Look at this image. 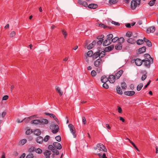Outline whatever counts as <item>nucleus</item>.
Returning <instances> with one entry per match:
<instances>
[{
  "instance_id": "nucleus-1",
  "label": "nucleus",
  "mask_w": 158,
  "mask_h": 158,
  "mask_svg": "<svg viewBox=\"0 0 158 158\" xmlns=\"http://www.w3.org/2000/svg\"><path fill=\"white\" fill-rule=\"evenodd\" d=\"M48 123V120L44 118H41L40 119H35L31 122V124H47Z\"/></svg>"
},
{
  "instance_id": "nucleus-2",
  "label": "nucleus",
  "mask_w": 158,
  "mask_h": 158,
  "mask_svg": "<svg viewBox=\"0 0 158 158\" xmlns=\"http://www.w3.org/2000/svg\"><path fill=\"white\" fill-rule=\"evenodd\" d=\"M101 81L103 83V87L105 89H108L109 88L108 85L106 83V82L109 80L108 79L105 75L102 76L101 78Z\"/></svg>"
},
{
  "instance_id": "nucleus-3",
  "label": "nucleus",
  "mask_w": 158,
  "mask_h": 158,
  "mask_svg": "<svg viewBox=\"0 0 158 158\" xmlns=\"http://www.w3.org/2000/svg\"><path fill=\"white\" fill-rule=\"evenodd\" d=\"M68 126L70 129V131L73 135V137L76 138L77 135L75 134L76 130L74 126L72 124H69L68 125Z\"/></svg>"
},
{
  "instance_id": "nucleus-4",
  "label": "nucleus",
  "mask_w": 158,
  "mask_h": 158,
  "mask_svg": "<svg viewBox=\"0 0 158 158\" xmlns=\"http://www.w3.org/2000/svg\"><path fill=\"white\" fill-rule=\"evenodd\" d=\"M121 41L122 43H124V39L123 37H120V38H118V37H116L112 39L111 40V43H115L116 41L117 42V43H118V41Z\"/></svg>"
},
{
  "instance_id": "nucleus-5",
  "label": "nucleus",
  "mask_w": 158,
  "mask_h": 158,
  "mask_svg": "<svg viewBox=\"0 0 158 158\" xmlns=\"http://www.w3.org/2000/svg\"><path fill=\"white\" fill-rule=\"evenodd\" d=\"M96 25L99 27L103 28L106 29H112V27L107 26L101 23H96Z\"/></svg>"
},
{
  "instance_id": "nucleus-6",
  "label": "nucleus",
  "mask_w": 158,
  "mask_h": 158,
  "mask_svg": "<svg viewBox=\"0 0 158 158\" xmlns=\"http://www.w3.org/2000/svg\"><path fill=\"white\" fill-rule=\"evenodd\" d=\"M97 147H98V148H99L98 150L99 151H102L104 152H106L107 151V150L106 147L102 144H98Z\"/></svg>"
},
{
  "instance_id": "nucleus-7",
  "label": "nucleus",
  "mask_w": 158,
  "mask_h": 158,
  "mask_svg": "<svg viewBox=\"0 0 158 158\" xmlns=\"http://www.w3.org/2000/svg\"><path fill=\"white\" fill-rule=\"evenodd\" d=\"M50 128L52 127V129L53 128L54 129L52 130V132L54 134L56 133L59 131V127L57 124H54L50 126Z\"/></svg>"
},
{
  "instance_id": "nucleus-8",
  "label": "nucleus",
  "mask_w": 158,
  "mask_h": 158,
  "mask_svg": "<svg viewBox=\"0 0 158 158\" xmlns=\"http://www.w3.org/2000/svg\"><path fill=\"white\" fill-rule=\"evenodd\" d=\"M153 62V59L152 58H151V60L148 59L144 63V65L147 67L149 68L150 67V64H152Z\"/></svg>"
},
{
  "instance_id": "nucleus-9",
  "label": "nucleus",
  "mask_w": 158,
  "mask_h": 158,
  "mask_svg": "<svg viewBox=\"0 0 158 158\" xmlns=\"http://www.w3.org/2000/svg\"><path fill=\"white\" fill-rule=\"evenodd\" d=\"M121 41H118V43L115 46V49L117 50H120L122 49V44Z\"/></svg>"
},
{
  "instance_id": "nucleus-10",
  "label": "nucleus",
  "mask_w": 158,
  "mask_h": 158,
  "mask_svg": "<svg viewBox=\"0 0 158 158\" xmlns=\"http://www.w3.org/2000/svg\"><path fill=\"white\" fill-rule=\"evenodd\" d=\"M100 48L98 47V51L94 53L93 56L92 57L93 60H95L97 58L98 56L100 57V52L101 51V50H100Z\"/></svg>"
},
{
  "instance_id": "nucleus-11",
  "label": "nucleus",
  "mask_w": 158,
  "mask_h": 158,
  "mask_svg": "<svg viewBox=\"0 0 158 158\" xmlns=\"http://www.w3.org/2000/svg\"><path fill=\"white\" fill-rule=\"evenodd\" d=\"M137 5H138L137 2L136 0H132L131 2V8L132 10H134L136 8Z\"/></svg>"
},
{
  "instance_id": "nucleus-12",
  "label": "nucleus",
  "mask_w": 158,
  "mask_h": 158,
  "mask_svg": "<svg viewBox=\"0 0 158 158\" xmlns=\"http://www.w3.org/2000/svg\"><path fill=\"white\" fill-rule=\"evenodd\" d=\"M37 115H34L31 116L28 118H24L23 119V120L26 123H27L30 121L31 119H34V117L36 118Z\"/></svg>"
},
{
  "instance_id": "nucleus-13",
  "label": "nucleus",
  "mask_w": 158,
  "mask_h": 158,
  "mask_svg": "<svg viewBox=\"0 0 158 158\" xmlns=\"http://www.w3.org/2000/svg\"><path fill=\"white\" fill-rule=\"evenodd\" d=\"M116 77H115V75H109V76L108 80L109 79L108 81L110 83H114L115 81V79Z\"/></svg>"
},
{
  "instance_id": "nucleus-14",
  "label": "nucleus",
  "mask_w": 158,
  "mask_h": 158,
  "mask_svg": "<svg viewBox=\"0 0 158 158\" xmlns=\"http://www.w3.org/2000/svg\"><path fill=\"white\" fill-rule=\"evenodd\" d=\"M114 45L112 44L104 48V50L105 52H109L112 51L114 48Z\"/></svg>"
},
{
  "instance_id": "nucleus-15",
  "label": "nucleus",
  "mask_w": 158,
  "mask_h": 158,
  "mask_svg": "<svg viewBox=\"0 0 158 158\" xmlns=\"http://www.w3.org/2000/svg\"><path fill=\"white\" fill-rule=\"evenodd\" d=\"M53 145L56 148L60 150L62 148V146L58 142H54L53 143Z\"/></svg>"
},
{
  "instance_id": "nucleus-16",
  "label": "nucleus",
  "mask_w": 158,
  "mask_h": 158,
  "mask_svg": "<svg viewBox=\"0 0 158 158\" xmlns=\"http://www.w3.org/2000/svg\"><path fill=\"white\" fill-rule=\"evenodd\" d=\"M146 48L145 46H143L139 48L137 51V53L139 54L144 52L146 51Z\"/></svg>"
},
{
  "instance_id": "nucleus-17",
  "label": "nucleus",
  "mask_w": 158,
  "mask_h": 158,
  "mask_svg": "<svg viewBox=\"0 0 158 158\" xmlns=\"http://www.w3.org/2000/svg\"><path fill=\"white\" fill-rule=\"evenodd\" d=\"M155 31V28L154 26L150 27L146 30V32L148 34H149L150 33H153Z\"/></svg>"
},
{
  "instance_id": "nucleus-18",
  "label": "nucleus",
  "mask_w": 158,
  "mask_h": 158,
  "mask_svg": "<svg viewBox=\"0 0 158 158\" xmlns=\"http://www.w3.org/2000/svg\"><path fill=\"white\" fill-rule=\"evenodd\" d=\"M102 60L100 58H99L96 60L94 62V66L96 67L99 66L101 64Z\"/></svg>"
},
{
  "instance_id": "nucleus-19",
  "label": "nucleus",
  "mask_w": 158,
  "mask_h": 158,
  "mask_svg": "<svg viewBox=\"0 0 158 158\" xmlns=\"http://www.w3.org/2000/svg\"><path fill=\"white\" fill-rule=\"evenodd\" d=\"M135 64L137 66H140L142 64L141 59L139 58H136L134 60Z\"/></svg>"
},
{
  "instance_id": "nucleus-20",
  "label": "nucleus",
  "mask_w": 158,
  "mask_h": 158,
  "mask_svg": "<svg viewBox=\"0 0 158 158\" xmlns=\"http://www.w3.org/2000/svg\"><path fill=\"white\" fill-rule=\"evenodd\" d=\"M123 70H120L115 74V76L117 79H118L123 74Z\"/></svg>"
},
{
  "instance_id": "nucleus-21",
  "label": "nucleus",
  "mask_w": 158,
  "mask_h": 158,
  "mask_svg": "<svg viewBox=\"0 0 158 158\" xmlns=\"http://www.w3.org/2000/svg\"><path fill=\"white\" fill-rule=\"evenodd\" d=\"M135 92L134 91H126L124 92V94L127 96H132L135 94Z\"/></svg>"
},
{
  "instance_id": "nucleus-22",
  "label": "nucleus",
  "mask_w": 158,
  "mask_h": 158,
  "mask_svg": "<svg viewBox=\"0 0 158 158\" xmlns=\"http://www.w3.org/2000/svg\"><path fill=\"white\" fill-rule=\"evenodd\" d=\"M44 154L45 156V158H50V156L51 154V152L50 151L46 150L44 153Z\"/></svg>"
},
{
  "instance_id": "nucleus-23",
  "label": "nucleus",
  "mask_w": 158,
  "mask_h": 158,
  "mask_svg": "<svg viewBox=\"0 0 158 158\" xmlns=\"http://www.w3.org/2000/svg\"><path fill=\"white\" fill-rule=\"evenodd\" d=\"M36 142L40 144H42L43 141V138L41 136L38 137L36 140Z\"/></svg>"
},
{
  "instance_id": "nucleus-24",
  "label": "nucleus",
  "mask_w": 158,
  "mask_h": 158,
  "mask_svg": "<svg viewBox=\"0 0 158 158\" xmlns=\"http://www.w3.org/2000/svg\"><path fill=\"white\" fill-rule=\"evenodd\" d=\"M98 7V5L97 4L92 3L89 4L88 6L89 8L90 9H95L97 8Z\"/></svg>"
},
{
  "instance_id": "nucleus-25",
  "label": "nucleus",
  "mask_w": 158,
  "mask_h": 158,
  "mask_svg": "<svg viewBox=\"0 0 158 158\" xmlns=\"http://www.w3.org/2000/svg\"><path fill=\"white\" fill-rule=\"evenodd\" d=\"M127 42L131 44H134L136 42L135 40L133 38H130L127 40Z\"/></svg>"
},
{
  "instance_id": "nucleus-26",
  "label": "nucleus",
  "mask_w": 158,
  "mask_h": 158,
  "mask_svg": "<svg viewBox=\"0 0 158 158\" xmlns=\"http://www.w3.org/2000/svg\"><path fill=\"white\" fill-rule=\"evenodd\" d=\"M116 91L117 93L120 94H123L122 91L120 88L119 86H117L116 88Z\"/></svg>"
},
{
  "instance_id": "nucleus-27",
  "label": "nucleus",
  "mask_w": 158,
  "mask_h": 158,
  "mask_svg": "<svg viewBox=\"0 0 158 158\" xmlns=\"http://www.w3.org/2000/svg\"><path fill=\"white\" fill-rule=\"evenodd\" d=\"M34 133L36 135L39 136L40 135L41 132L40 129H37L34 130Z\"/></svg>"
},
{
  "instance_id": "nucleus-28",
  "label": "nucleus",
  "mask_w": 158,
  "mask_h": 158,
  "mask_svg": "<svg viewBox=\"0 0 158 158\" xmlns=\"http://www.w3.org/2000/svg\"><path fill=\"white\" fill-rule=\"evenodd\" d=\"M50 117L51 118H53L56 121L58 124H59V123L58 119L54 114H51V115H50Z\"/></svg>"
},
{
  "instance_id": "nucleus-29",
  "label": "nucleus",
  "mask_w": 158,
  "mask_h": 158,
  "mask_svg": "<svg viewBox=\"0 0 158 158\" xmlns=\"http://www.w3.org/2000/svg\"><path fill=\"white\" fill-rule=\"evenodd\" d=\"M108 40L106 38V39L104 41H103L102 44L103 46H105L109 45L111 43V42H109L108 43H107Z\"/></svg>"
},
{
  "instance_id": "nucleus-30",
  "label": "nucleus",
  "mask_w": 158,
  "mask_h": 158,
  "mask_svg": "<svg viewBox=\"0 0 158 158\" xmlns=\"http://www.w3.org/2000/svg\"><path fill=\"white\" fill-rule=\"evenodd\" d=\"M95 155L98 156L99 158H107L105 153H104L102 156L101 154L100 153L96 154Z\"/></svg>"
},
{
  "instance_id": "nucleus-31",
  "label": "nucleus",
  "mask_w": 158,
  "mask_h": 158,
  "mask_svg": "<svg viewBox=\"0 0 158 158\" xmlns=\"http://www.w3.org/2000/svg\"><path fill=\"white\" fill-rule=\"evenodd\" d=\"M113 37V35L112 34H110L108 35L107 36V39L108 40V41H109L110 42L111 41V40L112 39Z\"/></svg>"
},
{
  "instance_id": "nucleus-32",
  "label": "nucleus",
  "mask_w": 158,
  "mask_h": 158,
  "mask_svg": "<svg viewBox=\"0 0 158 158\" xmlns=\"http://www.w3.org/2000/svg\"><path fill=\"white\" fill-rule=\"evenodd\" d=\"M136 43L138 45H140L143 44L144 43L143 41V40L139 39L136 41Z\"/></svg>"
},
{
  "instance_id": "nucleus-33",
  "label": "nucleus",
  "mask_w": 158,
  "mask_h": 158,
  "mask_svg": "<svg viewBox=\"0 0 158 158\" xmlns=\"http://www.w3.org/2000/svg\"><path fill=\"white\" fill-rule=\"evenodd\" d=\"M143 86V84L142 83H140L139 84L137 87V90L138 91H140L142 89Z\"/></svg>"
},
{
  "instance_id": "nucleus-34",
  "label": "nucleus",
  "mask_w": 158,
  "mask_h": 158,
  "mask_svg": "<svg viewBox=\"0 0 158 158\" xmlns=\"http://www.w3.org/2000/svg\"><path fill=\"white\" fill-rule=\"evenodd\" d=\"M93 51L92 50H90L87 52V55L88 57H91L93 56Z\"/></svg>"
},
{
  "instance_id": "nucleus-35",
  "label": "nucleus",
  "mask_w": 158,
  "mask_h": 158,
  "mask_svg": "<svg viewBox=\"0 0 158 158\" xmlns=\"http://www.w3.org/2000/svg\"><path fill=\"white\" fill-rule=\"evenodd\" d=\"M56 90L57 91V92L59 94L60 96H62L63 95V92L60 91V88L58 86H56Z\"/></svg>"
},
{
  "instance_id": "nucleus-36",
  "label": "nucleus",
  "mask_w": 158,
  "mask_h": 158,
  "mask_svg": "<svg viewBox=\"0 0 158 158\" xmlns=\"http://www.w3.org/2000/svg\"><path fill=\"white\" fill-rule=\"evenodd\" d=\"M27 142V140L26 139H23L21 140L19 143V144L23 145Z\"/></svg>"
},
{
  "instance_id": "nucleus-37",
  "label": "nucleus",
  "mask_w": 158,
  "mask_h": 158,
  "mask_svg": "<svg viewBox=\"0 0 158 158\" xmlns=\"http://www.w3.org/2000/svg\"><path fill=\"white\" fill-rule=\"evenodd\" d=\"M144 58L147 59L146 60H148V59H151V58H152L151 56H150V55L148 53H146L144 55Z\"/></svg>"
},
{
  "instance_id": "nucleus-38",
  "label": "nucleus",
  "mask_w": 158,
  "mask_h": 158,
  "mask_svg": "<svg viewBox=\"0 0 158 158\" xmlns=\"http://www.w3.org/2000/svg\"><path fill=\"white\" fill-rule=\"evenodd\" d=\"M130 142L131 144L139 152V150L138 149V148L135 145V144L131 141L129 139H128Z\"/></svg>"
},
{
  "instance_id": "nucleus-39",
  "label": "nucleus",
  "mask_w": 158,
  "mask_h": 158,
  "mask_svg": "<svg viewBox=\"0 0 158 158\" xmlns=\"http://www.w3.org/2000/svg\"><path fill=\"white\" fill-rule=\"evenodd\" d=\"M28 152L30 153L33 152L35 151V148L34 147L31 146V147L28 149Z\"/></svg>"
},
{
  "instance_id": "nucleus-40",
  "label": "nucleus",
  "mask_w": 158,
  "mask_h": 158,
  "mask_svg": "<svg viewBox=\"0 0 158 158\" xmlns=\"http://www.w3.org/2000/svg\"><path fill=\"white\" fill-rule=\"evenodd\" d=\"M121 87L123 89H125L126 88L127 86L126 85V83L124 82H123L121 83Z\"/></svg>"
},
{
  "instance_id": "nucleus-41",
  "label": "nucleus",
  "mask_w": 158,
  "mask_h": 158,
  "mask_svg": "<svg viewBox=\"0 0 158 158\" xmlns=\"http://www.w3.org/2000/svg\"><path fill=\"white\" fill-rule=\"evenodd\" d=\"M61 31L62 32V34L64 36V38L66 39L67 36V33L66 31L64 30H62Z\"/></svg>"
},
{
  "instance_id": "nucleus-42",
  "label": "nucleus",
  "mask_w": 158,
  "mask_h": 158,
  "mask_svg": "<svg viewBox=\"0 0 158 158\" xmlns=\"http://www.w3.org/2000/svg\"><path fill=\"white\" fill-rule=\"evenodd\" d=\"M118 2V0H109V3L111 4H115Z\"/></svg>"
},
{
  "instance_id": "nucleus-43",
  "label": "nucleus",
  "mask_w": 158,
  "mask_h": 158,
  "mask_svg": "<svg viewBox=\"0 0 158 158\" xmlns=\"http://www.w3.org/2000/svg\"><path fill=\"white\" fill-rule=\"evenodd\" d=\"M35 151L36 153L38 154H41L42 153V151L41 149L40 148L35 149Z\"/></svg>"
},
{
  "instance_id": "nucleus-44",
  "label": "nucleus",
  "mask_w": 158,
  "mask_h": 158,
  "mask_svg": "<svg viewBox=\"0 0 158 158\" xmlns=\"http://www.w3.org/2000/svg\"><path fill=\"white\" fill-rule=\"evenodd\" d=\"M33 132V131L32 129H27L26 131V135H30Z\"/></svg>"
},
{
  "instance_id": "nucleus-45",
  "label": "nucleus",
  "mask_w": 158,
  "mask_h": 158,
  "mask_svg": "<svg viewBox=\"0 0 158 158\" xmlns=\"http://www.w3.org/2000/svg\"><path fill=\"white\" fill-rule=\"evenodd\" d=\"M104 36L103 35H98L97 36L96 38L98 40H103V38H104Z\"/></svg>"
},
{
  "instance_id": "nucleus-46",
  "label": "nucleus",
  "mask_w": 158,
  "mask_h": 158,
  "mask_svg": "<svg viewBox=\"0 0 158 158\" xmlns=\"http://www.w3.org/2000/svg\"><path fill=\"white\" fill-rule=\"evenodd\" d=\"M50 137L49 136L47 135H46L43 139V140L45 142H47L50 139Z\"/></svg>"
},
{
  "instance_id": "nucleus-47",
  "label": "nucleus",
  "mask_w": 158,
  "mask_h": 158,
  "mask_svg": "<svg viewBox=\"0 0 158 158\" xmlns=\"http://www.w3.org/2000/svg\"><path fill=\"white\" fill-rule=\"evenodd\" d=\"M55 138L57 141L60 142L61 140V138L60 135H58L56 136Z\"/></svg>"
},
{
  "instance_id": "nucleus-48",
  "label": "nucleus",
  "mask_w": 158,
  "mask_h": 158,
  "mask_svg": "<svg viewBox=\"0 0 158 158\" xmlns=\"http://www.w3.org/2000/svg\"><path fill=\"white\" fill-rule=\"evenodd\" d=\"M132 32H131L130 31H128L126 33V36H127L128 37H130L132 35Z\"/></svg>"
},
{
  "instance_id": "nucleus-49",
  "label": "nucleus",
  "mask_w": 158,
  "mask_h": 158,
  "mask_svg": "<svg viewBox=\"0 0 158 158\" xmlns=\"http://www.w3.org/2000/svg\"><path fill=\"white\" fill-rule=\"evenodd\" d=\"M33 155L31 153L29 154L26 157V158H33Z\"/></svg>"
},
{
  "instance_id": "nucleus-50",
  "label": "nucleus",
  "mask_w": 158,
  "mask_h": 158,
  "mask_svg": "<svg viewBox=\"0 0 158 158\" xmlns=\"http://www.w3.org/2000/svg\"><path fill=\"white\" fill-rule=\"evenodd\" d=\"M94 47V46H93V44L91 43L87 46V48L88 50H89L92 49Z\"/></svg>"
},
{
  "instance_id": "nucleus-51",
  "label": "nucleus",
  "mask_w": 158,
  "mask_h": 158,
  "mask_svg": "<svg viewBox=\"0 0 158 158\" xmlns=\"http://www.w3.org/2000/svg\"><path fill=\"white\" fill-rule=\"evenodd\" d=\"M91 76L92 77H94L96 75V72L94 70H93L91 71Z\"/></svg>"
},
{
  "instance_id": "nucleus-52",
  "label": "nucleus",
  "mask_w": 158,
  "mask_h": 158,
  "mask_svg": "<svg viewBox=\"0 0 158 158\" xmlns=\"http://www.w3.org/2000/svg\"><path fill=\"white\" fill-rule=\"evenodd\" d=\"M148 47H151L152 46V44L151 42L149 40L146 43Z\"/></svg>"
},
{
  "instance_id": "nucleus-53",
  "label": "nucleus",
  "mask_w": 158,
  "mask_h": 158,
  "mask_svg": "<svg viewBox=\"0 0 158 158\" xmlns=\"http://www.w3.org/2000/svg\"><path fill=\"white\" fill-rule=\"evenodd\" d=\"M103 40H99L97 42V43L98 45H100L103 43Z\"/></svg>"
},
{
  "instance_id": "nucleus-54",
  "label": "nucleus",
  "mask_w": 158,
  "mask_h": 158,
  "mask_svg": "<svg viewBox=\"0 0 158 158\" xmlns=\"http://www.w3.org/2000/svg\"><path fill=\"white\" fill-rule=\"evenodd\" d=\"M151 82V81L150 80L148 81V82L146 84V85H145V86H144V87L143 88V89H146L148 87V86L150 85Z\"/></svg>"
},
{
  "instance_id": "nucleus-55",
  "label": "nucleus",
  "mask_w": 158,
  "mask_h": 158,
  "mask_svg": "<svg viewBox=\"0 0 158 158\" xmlns=\"http://www.w3.org/2000/svg\"><path fill=\"white\" fill-rule=\"evenodd\" d=\"M147 77V75L145 74L143 75L141 77V80L143 81H144Z\"/></svg>"
},
{
  "instance_id": "nucleus-56",
  "label": "nucleus",
  "mask_w": 158,
  "mask_h": 158,
  "mask_svg": "<svg viewBox=\"0 0 158 158\" xmlns=\"http://www.w3.org/2000/svg\"><path fill=\"white\" fill-rule=\"evenodd\" d=\"M15 35V32L14 31H13L11 32L10 34V36L11 37H12Z\"/></svg>"
},
{
  "instance_id": "nucleus-57",
  "label": "nucleus",
  "mask_w": 158,
  "mask_h": 158,
  "mask_svg": "<svg viewBox=\"0 0 158 158\" xmlns=\"http://www.w3.org/2000/svg\"><path fill=\"white\" fill-rule=\"evenodd\" d=\"M111 23L116 26H119L120 25V24L119 23L115 22L114 21H112Z\"/></svg>"
},
{
  "instance_id": "nucleus-58",
  "label": "nucleus",
  "mask_w": 158,
  "mask_h": 158,
  "mask_svg": "<svg viewBox=\"0 0 158 158\" xmlns=\"http://www.w3.org/2000/svg\"><path fill=\"white\" fill-rule=\"evenodd\" d=\"M98 67L97 69V71L98 73H99L102 71V67L100 66Z\"/></svg>"
},
{
  "instance_id": "nucleus-59",
  "label": "nucleus",
  "mask_w": 158,
  "mask_h": 158,
  "mask_svg": "<svg viewBox=\"0 0 158 158\" xmlns=\"http://www.w3.org/2000/svg\"><path fill=\"white\" fill-rule=\"evenodd\" d=\"M54 148V147L53 145H49L48 147V149L50 150H51L52 149H53V148Z\"/></svg>"
},
{
  "instance_id": "nucleus-60",
  "label": "nucleus",
  "mask_w": 158,
  "mask_h": 158,
  "mask_svg": "<svg viewBox=\"0 0 158 158\" xmlns=\"http://www.w3.org/2000/svg\"><path fill=\"white\" fill-rule=\"evenodd\" d=\"M155 4V2H153L152 0L150 1L148 4L150 5V6H153Z\"/></svg>"
},
{
  "instance_id": "nucleus-61",
  "label": "nucleus",
  "mask_w": 158,
  "mask_h": 158,
  "mask_svg": "<svg viewBox=\"0 0 158 158\" xmlns=\"http://www.w3.org/2000/svg\"><path fill=\"white\" fill-rule=\"evenodd\" d=\"M82 5L83 6H84L85 7H88V5L87 2L85 1H83Z\"/></svg>"
},
{
  "instance_id": "nucleus-62",
  "label": "nucleus",
  "mask_w": 158,
  "mask_h": 158,
  "mask_svg": "<svg viewBox=\"0 0 158 158\" xmlns=\"http://www.w3.org/2000/svg\"><path fill=\"white\" fill-rule=\"evenodd\" d=\"M82 118V122L83 123V124L84 125L86 124V119H85V117L84 116H83Z\"/></svg>"
},
{
  "instance_id": "nucleus-63",
  "label": "nucleus",
  "mask_w": 158,
  "mask_h": 158,
  "mask_svg": "<svg viewBox=\"0 0 158 158\" xmlns=\"http://www.w3.org/2000/svg\"><path fill=\"white\" fill-rule=\"evenodd\" d=\"M8 97H9L8 95H5L2 98V100H7L8 99Z\"/></svg>"
},
{
  "instance_id": "nucleus-64",
  "label": "nucleus",
  "mask_w": 158,
  "mask_h": 158,
  "mask_svg": "<svg viewBox=\"0 0 158 158\" xmlns=\"http://www.w3.org/2000/svg\"><path fill=\"white\" fill-rule=\"evenodd\" d=\"M118 112L120 113H122L123 111L121 108L120 107H118Z\"/></svg>"
}]
</instances>
